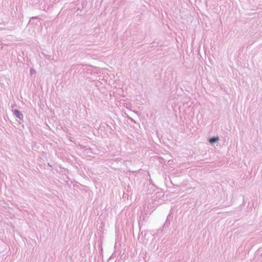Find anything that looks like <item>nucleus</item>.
<instances>
[{
    "mask_svg": "<svg viewBox=\"0 0 262 262\" xmlns=\"http://www.w3.org/2000/svg\"><path fill=\"white\" fill-rule=\"evenodd\" d=\"M219 140V137H212L209 139V142L210 144H213L214 143H216L218 142Z\"/></svg>",
    "mask_w": 262,
    "mask_h": 262,
    "instance_id": "3",
    "label": "nucleus"
},
{
    "mask_svg": "<svg viewBox=\"0 0 262 262\" xmlns=\"http://www.w3.org/2000/svg\"><path fill=\"white\" fill-rule=\"evenodd\" d=\"M166 224H165V225H164V227H165V228H167V226H166Z\"/></svg>",
    "mask_w": 262,
    "mask_h": 262,
    "instance_id": "5",
    "label": "nucleus"
},
{
    "mask_svg": "<svg viewBox=\"0 0 262 262\" xmlns=\"http://www.w3.org/2000/svg\"><path fill=\"white\" fill-rule=\"evenodd\" d=\"M260 256H261V257H262V253L261 254Z\"/></svg>",
    "mask_w": 262,
    "mask_h": 262,
    "instance_id": "6",
    "label": "nucleus"
},
{
    "mask_svg": "<svg viewBox=\"0 0 262 262\" xmlns=\"http://www.w3.org/2000/svg\"><path fill=\"white\" fill-rule=\"evenodd\" d=\"M13 113L15 115V116L19 119L22 120L23 119V114L21 112H20L18 110H14L13 111Z\"/></svg>",
    "mask_w": 262,
    "mask_h": 262,
    "instance_id": "2",
    "label": "nucleus"
},
{
    "mask_svg": "<svg viewBox=\"0 0 262 262\" xmlns=\"http://www.w3.org/2000/svg\"><path fill=\"white\" fill-rule=\"evenodd\" d=\"M152 231V230H139V238L141 237V239L148 240L150 238V235H153Z\"/></svg>",
    "mask_w": 262,
    "mask_h": 262,
    "instance_id": "1",
    "label": "nucleus"
},
{
    "mask_svg": "<svg viewBox=\"0 0 262 262\" xmlns=\"http://www.w3.org/2000/svg\"><path fill=\"white\" fill-rule=\"evenodd\" d=\"M30 73L31 75H33L36 73V71L33 68H31L30 70Z\"/></svg>",
    "mask_w": 262,
    "mask_h": 262,
    "instance_id": "4",
    "label": "nucleus"
}]
</instances>
